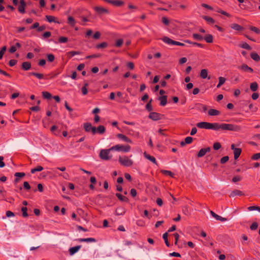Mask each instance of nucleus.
Wrapping results in <instances>:
<instances>
[{"label":"nucleus","mask_w":260,"mask_h":260,"mask_svg":"<svg viewBox=\"0 0 260 260\" xmlns=\"http://www.w3.org/2000/svg\"><path fill=\"white\" fill-rule=\"evenodd\" d=\"M42 95L44 98L47 99H50L52 97L51 94L47 91H43L42 92Z\"/></svg>","instance_id":"33"},{"label":"nucleus","mask_w":260,"mask_h":260,"mask_svg":"<svg viewBox=\"0 0 260 260\" xmlns=\"http://www.w3.org/2000/svg\"><path fill=\"white\" fill-rule=\"evenodd\" d=\"M27 208L26 207H22L21 211L22 212V215L23 217H26L28 216V214L27 213Z\"/></svg>","instance_id":"39"},{"label":"nucleus","mask_w":260,"mask_h":260,"mask_svg":"<svg viewBox=\"0 0 260 260\" xmlns=\"http://www.w3.org/2000/svg\"><path fill=\"white\" fill-rule=\"evenodd\" d=\"M94 10L99 14H104L108 13V10L101 6L95 7Z\"/></svg>","instance_id":"6"},{"label":"nucleus","mask_w":260,"mask_h":260,"mask_svg":"<svg viewBox=\"0 0 260 260\" xmlns=\"http://www.w3.org/2000/svg\"><path fill=\"white\" fill-rule=\"evenodd\" d=\"M219 113L220 112L219 111L215 110V109H211L209 110L208 111L209 115H210L211 116L218 115L219 114Z\"/></svg>","instance_id":"19"},{"label":"nucleus","mask_w":260,"mask_h":260,"mask_svg":"<svg viewBox=\"0 0 260 260\" xmlns=\"http://www.w3.org/2000/svg\"><path fill=\"white\" fill-rule=\"evenodd\" d=\"M210 151V147H207L206 148H202L199 151V152L198 154V157H203L205 155V154L207 152H209Z\"/></svg>","instance_id":"8"},{"label":"nucleus","mask_w":260,"mask_h":260,"mask_svg":"<svg viewBox=\"0 0 260 260\" xmlns=\"http://www.w3.org/2000/svg\"><path fill=\"white\" fill-rule=\"evenodd\" d=\"M250 87L252 91H255L257 89L258 85L256 82H253L250 84Z\"/></svg>","instance_id":"29"},{"label":"nucleus","mask_w":260,"mask_h":260,"mask_svg":"<svg viewBox=\"0 0 260 260\" xmlns=\"http://www.w3.org/2000/svg\"><path fill=\"white\" fill-rule=\"evenodd\" d=\"M92 33H93V31L91 29H87L86 34H85V37H89L92 36Z\"/></svg>","instance_id":"49"},{"label":"nucleus","mask_w":260,"mask_h":260,"mask_svg":"<svg viewBox=\"0 0 260 260\" xmlns=\"http://www.w3.org/2000/svg\"><path fill=\"white\" fill-rule=\"evenodd\" d=\"M101 36V34L100 32L97 31L96 32L94 35L93 36V38L95 39H98L100 38Z\"/></svg>","instance_id":"56"},{"label":"nucleus","mask_w":260,"mask_h":260,"mask_svg":"<svg viewBox=\"0 0 260 260\" xmlns=\"http://www.w3.org/2000/svg\"><path fill=\"white\" fill-rule=\"evenodd\" d=\"M92 127V125L90 123H84V128L85 131L87 132L90 133Z\"/></svg>","instance_id":"16"},{"label":"nucleus","mask_w":260,"mask_h":260,"mask_svg":"<svg viewBox=\"0 0 260 260\" xmlns=\"http://www.w3.org/2000/svg\"><path fill=\"white\" fill-rule=\"evenodd\" d=\"M251 57L255 61H259L260 60V57L255 52H252L251 53Z\"/></svg>","instance_id":"24"},{"label":"nucleus","mask_w":260,"mask_h":260,"mask_svg":"<svg viewBox=\"0 0 260 260\" xmlns=\"http://www.w3.org/2000/svg\"><path fill=\"white\" fill-rule=\"evenodd\" d=\"M123 4H124V3L122 1H118V0L113 1V2H112V4H113L115 6H121Z\"/></svg>","instance_id":"34"},{"label":"nucleus","mask_w":260,"mask_h":260,"mask_svg":"<svg viewBox=\"0 0 260 260\" xmlns=\"http://www.w3.org/2000/svg\"><path fill=\"white\" fill-rule=\"evenodd\" d=\"M192 138L190 137H187L186 138H185L184 141L186 144H190L192 141Z\"/></svg>","instance_id":"48"},{"label":"nucleus","mask_w":260,"mask_h":260,"mask_svg":"<svg viewBox=\"0 0 260 260\" xmlns=\"http://www.w3.org/2000/svg\"><path fill=\"white\" fill-rule=\"evenodd\" d=\"M162 173L166 175H168L172 177L173 176V173L169 171L163 170L162 171Z\"/></svg>","instance_id":"50"},{"label":"nucleus","mask_w":260,"mask_h":260,"mask_svg":"<svg viewBox=\"0 0 260 260\" xmlns=\"http://www.w3.org/2000/svg\"><path fill=\"white\" fill-rule=\"evenodd\" d=\"M250 29L251 30L255 32L256 34H260V30L258 28H257L254 26H251L250 27Z\"/></svg>","instance_id":"42"},{"label":"nucleus","mask_w":260,"mask_h":260,"mask_svg":"<svg viewBox=\"0 0 260 260\" xmlns=\"http://www.w3.org/2000/svg\"><path fill=\"white\" fill-rule=\"evenodd\" d=\"M240 47L242 48L246 49L248 50H251V47L246 43H244L242 45H240Z\"/></svg>","instance_id":"36"},{"label":"nucleus","mask_w":260,"mask_h":260,"mask_svg":"<svg viewBox=\"0 0 260 260\" xmlns=\"http://www.w3.org/2000/svg\"><path fill=\"white\" fill-rule=\"evenodd\" d=\"M243 195V193L242 191L239 190H233L231 194H230V197L233 198L236 196H242Z\"/></svg>","instance_id":"13"},{"label":"nucleus","mask_w":260,"mask_h":260,"mask_svg":"<svg viewBox=\"0 0 260 260\" xmlns=\"http://www.w3.org/2000/svg\"><path fill=\"white\" fill-rule=\"evenodd\" d=\"M130 148L131 147L128 145L123 146L119 144L111 147V149H112V150L122 151L125 152H128L130 150Z\"/></svg>","instance_id":"4"},{"label":"nucleus","mask_w":260,"mask_h":260,"mask_svg":"<svg viewBox=\"0 0 260 260\" xmlns=\"http://www.w3.org/2000/svg\"><path fill=\"white\" fill-rule=\"evenodd\" d=\"M156 203L158 206H161L163 204L162 200L160 198H157L156 200Z\"/></svg>","instance_id":"62"},{"label":"nucleus","mask_w":260,"mask_h":260,"mask_svg":"<svg viewBox=\"0 0 260 260\" xmlns=\"http://www.w3.org/2000/svg\"><path fill=\"white\" fill-rule=\"evenodd\" d=\"M4 157L0 156V168H3L5 166V162L3 161Z\"/></svg>","instance_id":"54"},{"label":"nucleus","mask_w":260,"mask_h":260,"mask_svg":"<svg viewBox=\"0 0 260 260\" xmlns=\"http://www.w3.org/2000/svg\"><path fill=\"white\" fill-rule=\"evenodd\" d=\"M146 109L149 111H151L152 110V107L151 106V104L150 103H147L146 105Z\"/></svg>","instance_id":"57"},{"label":"nucleus","mask_w":260,"mask_h":260,"mask_svg":"<svg viewBox=\"0 0 260 260\" xmlns=\"http://www.w3.org/2000/svg\"><path fill=\"white\" fill-rule=\"evenodd\" d=\"M26 5L25 2L24 0L20 1V5L18 7V11L19 12L21 13H24L25 12L24 8Z\"/></svg>","instance_id":"10"},{"label":"nucleus","mask_w":260,"mask_h":260,"mask_svg":"<svg viewBox=\"0 0 260 260\" xmlns=\"http://www.w3.org/2000/svg\"><path fill=\"white\" fill-rule=\"evenodd\" d=\"M205 40L207 43H211L213 41V37L211 35H207L205 37Z\"/></svg>","instance_id":"31"},{"label":"nucleus","mask_w":260,"mask_h":260,"mask_svg":"<svg viewBox=\"0 0 260 260\" xmlns=\"http://www.w3.org/2000/svg\"><path fill=\"white\" fill-rule=\"evenodd\" d=\"M229 159V156H224L222 158H221V159H220V162L221 164H224L228 161Z\"/></svg>","instance_id":"44"},{"label":"nucleus","mask_w":260,"mask_h":260,"mask_svg":"<svg viewBox=\"0 0 260 260\" xmlns=\"http://www.w3.org/2000/svg\"><path fill=\"white\" fill-rule=\"evenodd\" d=\"M241 153V149L240 148H236L234 150V158L237 159L240 156Z\"/></svg>","instance_id":"17"},{"label":"nucleus","mask_w":260,"mask_h":260,"mask_svg":"<svg viewBox=\"0 0 260 260\" xmlns=\"http://www.w3.org/2000/svg\"><path fill=\"white\" fill-rule=\"evenodd\" d=\"M148 117L153 120L156 121L160 119V114L156 112H151Z\"/></svg>","instance_id":"7"},{"label":"nucleus","mask_w":260,"mask_h":260,"mask_svg":"<svg viewBox=\"0 0 260 260\" xmlns=\"http://www.w3.org/2000/svg\"><path fill=\"white\" fill-rule=\"evenodd\" d=\"M75 22V20L72 17H69L68 18V23L71 25H73Z\"/></svg>","instance_id":"47"},{"label":"nucleus","mask_w":260,"mask_h":260,"mask_svg":"<svg viewBox=\"0 0 260 260\" xmlns=\"http://www.w3.org/2000/svg\"><path fill=\"white\" fill-rule=\"evenodd\" d=\"M197 126L200 128L211 129L218 130V123H209L207 122H201L197 124Z\"/></svg>","instance_id":"1"},{"label":"nucleus","mask_w":260,"mask_h":260,"mask_svg":"<svg viewBox=\"0 0 260 260\" xmlns=\"http://www.w3.org/2000/svg\"><path fill=\"white\" fill-rule=\"evenodd\" d=\"M23 186L26 189H29L30 188V186L29 185V183L26 181L23 183Z\"/></svg>","instance_id":"60"},{"label":"nucleus","mask_w":260,"mask_h":260,"mask_svg":"<svg viewBox=\"0 0 260 260\" xmlns=\"http://www.w3.org/2000/svg\"><path fill=\"white\" fill-rule=\"evenodd\" d=\"M117 137L121 139L122 140H123L124 141H125L126 142L131 143V140L129 138H128L127 137H126L125 136H124L122 134H118L117 135Z\"/></svg>","instance_id":"21"},{"label":"nucleus","mask_w":260,"mask_h":260,"mask_svg":"<svg viewBox=\"0 0 260 260\" xmlns=\"http://www.w3.org/2000/svg\"><path fill=\"white\" fill-rule=\"evenodd\" d=\"M200 76L203 79H205L208 77V71L206 69H203L201 71Z\"/></svg>","instance_id":"20"},{"label":"nucleus","mask_w":260,"mask_h":260,"mask_svg":"<svg viewBox=\"0 0 260 260\" xmlns=\"http://www.w3.org/2000/svg\"><path fill=\"white\" fill-rule=\"evenodd\" d=\"M197 132V129L196 127H194L192 128L191 132H190V135L193 136Z\"/></svg>","instance_id":"64"},{"label":"nucleus","mask_w":260,"mask_h":260,"mask_svg":"<svg viewBox=\"0 0 260 260\" xmlns=\"http://www.w3.org/2000/svg\"><path fill=\"white\" fill-rule=\"evenodd\" d=\"M218 130L221 129L222 130L238 131L240 129L239 126L232 124L218 123Z\"/></svg>","instance_id":"2"},{"label":"nucleus","mask_w":260,"mask_h":260,"mask_svg":"<svg viewBox=\"0 0 260 260\" xmlns=\"http://www.w3.org/2000/svg\"><path fill=\"white\" fill-rule=\"evenodd\" d=\"M240 68L244 71H247L250 72H253L252 69H251V68L249 67L247 65L245 64L242 65Z\"/></svg>","instance_id":"25"},{"label":"nucleus","mask_w":260,"mask_h":260,"mask_svg":"<svg viewBox=\"0 0 260 260\" xmlns=\"http://www.w3.org/2000/svg\"><path fill=\"white\" fill-rule=\"evenodd\" d=\"M231 28L238 31L242 30L243 29V28L242 26L236 23L232 24L231 25Z\"/></svg>","instance_id":"22"},{"label":"nucleus","mask_w":260,"mask_h":260,"mask_svg":"<svg viewBox=\"0 0 260 260\" xmlns=\"http://www.w3.org/2000/svg\"><path fill=\"white\" fill-rule=\"evenodd\" d=\"M96 240L95 239L93 238H82V242H86V243H90V242H96Z\"/></svg>","instance_id":"23"},{"label":"nucleus","mask_w":260,"mask_h":260,"mask_svg":"<svg viewBox=\"0 0 260 260\" xmlns=\"http://www.w3.org/2000/svg\"><path fill=\"white\" fill-rule=\"evenodd\" d=\"M46 18L49 22H53L55 21V18L52 16L46 15Z\"/></svg>","instance_id":"35"},{"label":"nucleus","mask_w":260,"mask_h":260,"mask_svg":"<svg viewBox=\"0 0 260 260\" xmlns=\"http://www.w3.org/2000/svg\"><path fill=\"white\" fill-rule=\"evenodd\" d=\"M193 37L194 39L199 41L202 40L203 39V38L202 36L197 34H193Z\"/></svg>","instance_id":"38"},{"label":"nucleus","mask_w":260,"mask_h":260,"mask_svg":"<svg viewBox=\"0 0 260 260\" xmlns=\"http://www.w3.org/2000/svg\"><path fill=\"white\" fill-rule=\"evenodd\" d=\"M81 248V246L78 245L73 247H71L69 249V252L71 255H74L79 251Z\"/></svg>","instance_id":"9"},{"label":"nucleus","mask_w":260,"mask_h":260,"mask_svg":"<svg viewBox=\"0 0 260 260\" xmlns=\"http://www.w3.org/2000/svg\"><path fill=\"white\" fill-rule=\"evenodd\" d=\"M6 216L8 217H14V213H13L12 212H11L10 211H7L6 212Z\"/></svg>","instance_id":"52"},{"label":"nucleus","mask_w":260,"mask_h":260,"mask_svg":"<svg viewBox=\"0 0 260 260\" xmlns=\"http://www.w3.org/2000/svg\"><path fill=\"white\" fill-rule=\"evenodd\" d=\"M68 41V38L66 37H61L59 39L60 43H66Z\"/></svg>","instance_id":"53"},{"label":"nucleus","mask_w":260,"mask_h":260,"mask_svg":"<svg viewBox=\"0 0 260 260\" xmlns=\"http://www.w3.org/2000/svg\"><path fill=\"white\" fill-rule=\"evenodd\" d=\"M31 75L36 76L37 78L41 79L43 78V75L42 74L37 73L35 72H32L30 73Z\"/></svg>","instance_id":"40"},{"label":"nucleus","mask_w":260,"mask_h":260,"mask_svg":"<svg viewBox=\"0 0 260 260\" xmlns=\"http://www.w3.org/2000/svg\"><path fill=\"white\" fill-rule=\"evenodd\" d=\"M112 150L111 148L108 149H102L99 154L100 158L105 160H109L112 157V155H110V152Z\"/></svg>","instance_id":"3"},{"label":"nucleus","mask_w":260,"mask_h":260,"mask_svg":"<svg viewBox=\"0 0 260 260\" xmlns=\"http://www.w3.org/2000/svg\"><path fill=\"white\" fill-rule=\"evenodd\" d=\"M221 144L218 142H216L213 144V148L215 150H218L221 148Z\"/></svg>","instance_id":"41"},{"label":"nucleus","mask_w":260,"mask_h":260,"mask_svg":"<svg viewBox=\"0 0 260 260\" xmlns=\"http://www.w3.org/2000/svg\"><path fill=\"white\" fill-rule=\"evenodd\" d=\"M158 100L160 101V104L162 106H165L167 103V96L166 95H162L158 98Z\"/></svg>","instance_id":"11"},{"label":"nucleus","mask_w":260,"mask_h":260,"mask_svg":"<svg viewBox=\"0 0 260 260\" xmlns=\"http://www.w3.org/2000/svg\"><path fill=\"white\" fill-rule=\"evenodd\" d=\"M225 81V78L222 77H220L219 78V83L217 85V87L219 88L224 83Z\"/></svg>","instance_id":"32"},{"label":"nucleus","mask_w":260,"mask_h":260,"mask_svg":"<svg viewBox=\"0 0 260 260\" xmlns=\"http://www.w3.org/2000/svg\"><path fill=\"white\" fill-rule=\"evenodd\" d=\"M125 211L122 208H117L116 210V214L117 215H123Z\"/></svg>","instance_id":"30"},{"label":"nucleus","mask_w":260,"mask_h":260,"mask_svg":"<svg viewBox=\"0 0 260 260\" xmlns=\"http://www.w3.org/2000/svg\"><path fill=\"white\" fill-rule=\"evenodd\" d=\"M144 155L146 158L148 159L154 164H156V159L153 156H150V155L147 154L146 152L144 153Z\"/></svg>","instance_id":"14"},{"label":"nucleus","mask_w":260,"mask_h":260,"mask_svg":"<svg viewBox=\"0 0 260 260\" xmlns=\"http://www.w3.org/2000/svg\"><path fill=\"white\" fill-rule=\"evenodd\" d=\"M162 22L166 25H168L169 23V20L165 17L162 18Z\"/></svg>","instance_id":"59"},{"label":"nucleus","mask_w":260,"mask_h":260,"mask_svg":"<svg viewBox=\"0 0 260 260\" xmlns=\"http://www.w3.org/2000/svg\"><path fill=\"white\" fill-rule=\"evenodd\" d=\"M168 233H165L162 235V238L164 239L166 245L168 247H169L170 246V245L168 242Z\"/></svg>","instance_id":"28"},{"label":"nucleus","mask_w":260,"mask_h":260,"mask_svg":"<svg viewBox=\"0 0 260 260\" xmlns=\"http://www.w3.org/2000/svg\"><path fill=\"white\" fill-rule=\"evenodd\" d=\"M107 46V44L105 42H103L101 44H100L96 46V47L98 48H104Z\"/></svg>","instance_id":"45"},{"label":"nucleus","mask_w":260,"mask_h":260,"mask_svg":"<svg viewBox=\"0 0 260 260\" xmlns=\"http://www.w3.org/2000/svg\"><path fill=\"white\" fill-rule=\"evenodd\" d=\"M116 196L120 201L126 202H128V199L126 197L122 196L121 194L116 193Z\"/></svg>","instance_id":"26"},{"label":"nucleus","mask_w":260,"mask_h":260,"mask_svg":"<svg viewBox=\"0 0 260 260\" xmlns=\"http://www.w3.org/2000/svg\"><path fill=\"white\" fill-rule=\"evenodd\" d=\"M174 237H175V244L177 245L178 241V239L179 238V235L178 234L175 233L174 234Z\"/></svg>","instance_id":"58"},{"label":"nucleus","mask_w":260,"mask_h":260,"mask_svg":"<svg viewBox=\"0 0 260 260\" xmlns=\"http://www.w3.org/2000/svg\"><path fill=\"white\" fill-rule=\"evenodd\" d=\"M203 19L205 20L209 23L213 24L214 23V20L211 17L204 16L203 17Z\"/></svg>","instance_id":"27"},{"label":"nucleus","mask_w":260,"mask_h":260,"mask_svg":"<svg viewBox=\"0 0 260 260\" xmlns=\"http://www.w3.org/2000/svg\"><path fill=\"white\" fill-rule=\"evenodd\" d=\"M92 135H95L97 133L96 127L92 126L90 132Z\"/></svg>","instance_id":"61"},{"label":"nucleus","mask_w":260,"mask_h":260,"mask_svg":"<svg viewBox=\"0 0 260 260\" xmlns=\"http://www.w3.org/2000/svg\"><path fill=\"white\" fill-rule=\"evenodd\" d=\"M161 40L164 42H165L166 44H168L169 45H173L174 43V41L172 40L170 38L167 37H163Z\"/></svg>","instance_id":"12"},{"label":"nucleus","mask_w":260,"mask_h":260,"mask_svg":"<svg viewBox=\"0 0 260 260\" xmlns=\"http://www.w3.org/2000/svg\"><path fill=\"white\" fill-rule=\"evenodd\" d=\"M17 61L16 60L11 59L9 61V65L11 67H13L17 63Z\"/></svg>","instance_id":"63"},{"label":"nucleus","mask_w":260,"mask_h":260,"mask_svg":"<svg viewBox=\"0 0 260 260\" xmlns=\"http://www.w3.org/2000/svg\"><path fill=\"white\" fill-rule=\"evenodd\" d=\"M258 227V224L256 222H253L251 225L250 228L251 230H255Z\"/></svg>","instance_id":"43"},{"label":"nucleus","mask_w":260,"mask_h":260,"mask_svg":"<svg viewBox=\"0 0 260 260\" xmlns=\"http://www.w3.org/2000/svg\"><path fill=\"white\" fill-rule=\"evenodd\" d=\"M47 58L49 61L52 62L54 59V56L52 54H49L47 55Z\"/></svg>","instance_id":"46"},{"label":"nucleus","mask_w":260,"mask_h":260,"mask_svg":"<svg viewBox=\"0 0 260 260\" xmlns=\"http://www.w3.org/2000/svg\"><path fill=\"white\" fill-rule=\"evenodd\" d=\"M22 68L25 71L28 70L31 68V64L29 62H24L22 64Z\"/></svg>","instance_id":"15"},{"label":"nucleus","mask_w":260,"mask_h":260,"mask_svg":"<svg viewBox=\"0 0 260 260\" xmlns=\"http://www.w3.org/2000/svg\"><path fill=\"white\" fill-rule=\"evenodd\" d=\"M252 158L254 160L258 159L260 158V153H257L254 154Z\"/></svg>","instance_id":"55"},{"label":"nucleus","mask_w":260,"mask_h":260,"mask_svg":"<svg viewBox=\"0 0 260 260\" xmlns=\"http://www.w3.org/2000/svg\"><path fill=\"white\" fill-rule=\"evenodd\" d=\"M15 176L17 178H21L25 176V174L24 173H16L15 174Z\"/></svg>","instance_id":"51"},{"label":"nucleus","mask_w":260,"mask_h":260,"mask_svg":"<svg viewBox=\"0 0 260 260\" xmlns=\"http://www.w3.org/2000/svg\"><path fill=\"white\" fill-rule=\"evenodd\" d=\"M119 161L120 164L124 166L129 167L132 165L133 162V161L129 159L127 157H119Z\"/></svg>","instance_id":"5"},{"label":"nucleus","mask_w":260,"mask_h":260,"mask_svg":"<svg viewBox=\"0 0 260 260\" xmlns=\"http://www.w3.org/2000/svg\"><path fill=\"white\" fill-rule=\"evenodd\" d=\"M123 43V41L121 39H118L115 43V46L117 47H120Z\"/></svg>","instance_id":"37"},{"label":"nucleus","mask_w":260,"mask_h":260,"mask_svg":"<svg viewBox=\"0 0 260 260\" xmlns=\"http://www.w3.org/2000/svg\"><path fill=\"white\" fill-rule=\"evenodd\" d=\"M97 133L100 135L103 134L105 131V127L103 125H99L98 127H96Z\"/></svg>","instance_id":"18"}]
</instances>
